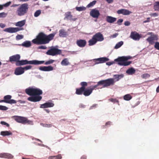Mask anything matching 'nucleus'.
I'll return each mask as SVG.
<instances>
[{"label": "nucleus", "instance_id": "14", "mask_svg": "<svg viewBox=\"0 0 159 159\" xmlns=\"http://www.w3.org/2000/svg\"><path fill=\"white\" fill-rule=\"evenodd\" d=\"M4 31L9 33H14L17 32L20 30V29L17 27H9L4 30Z\"/></svg>", "mask_w": 159, "mask_h": 159}, {"label": "nucleus", "instance_id": "48", "mask_svg": "<svg viewBox=\"0 0 159 159\" xmlns=\"http://www.w3.org/2000/svg\"><path fill=\"white\" fill-rule=\"evenodd\" d=\"M99 60H99V58L94 59L93 60V61H94L95 62V65L98 64H101V63L100 62V61H99Z\"/></svg>", "mask_w": 159, "mask_h": 159}, {"label": "nucleus", "instance_id": "16", "mask_svg": "<svg viewBox=\"0 0 159 159\" xmlns=\"http://www.w3.org/2000/svg\"><path fill=\"white\" fill-rule=\"evenodd\" d=\"M118 14H122L124 15H128L132 13V12L125 9H121L117 11Z\"/></svg>", "mask_w": 159, "mask_h": 159}, {"label": "nucleus", "instance_id": "28", "mask_svg": "<svg viewBox=\"0 0 159 159\" xmlns=\"http://www.w3.org/2000/svg\"><path fill=\"white\" fill-rule=\"evenodd\" d=\"M65 19H66L67 20H73L72 18V16L70 12H66L65 14Z\"/></svg>", "mask_w": 159, "mask_h": 159}, {"label": "nucleus", "instance_id": "36", "mask_svg": "<svg viewBox=\"0 0 159 159\" xmlns=\"http://www.w3.org/2000/svg\"><path fill=\"white\" fill-rule=\"evenodd\" d=\"M153 9L155 11L159 10V2H155L153 4Z\"/></svg>", "mask_w": 159, "mask_h": 159}, {"label": "nucleus", "instance_id": "50", "mask_svg": "<svg viewBox=\"0 0 159 159\" xmlns=\"http://www.w3.org/2000/svg\"><path fill=\"white\" fill-rule=\"evenodd\" d=\"M109 101L114 103H115L116 102L118 103L119 102V101L118 100L116 99H114V98H111L109 99Z\"/></svg>", "mask_w": 159, "mask_h": 159}, {"label": "nucleus", "instance_id": "60", "mask_svg": "<svg viewBox=\"0 0 159 159\" xmlns=\"http://www.w3.org/2000/svg\"><path fill=\"white\" fill-rule=\"evenodd\" d=\"M43 126H44L46 127H51V126L52 125L51 124H45V125L43 124Z\"/></svg>", "mask_w": 159, "mask_h": 159}, {"label": "nucleus", "instance_id": "10", "mask_svg": "<svg viewBox=\"0 0 159 159\" xmlns=\"http://www.w3.org/2000/svg\"><path fill=\"white\" fill-rule=\"evenodd\" d=\"M90 15L94 18H98L100 15L99 11L95 8L92 9L90 12Z\"/></svg>", "mask_w": 159, "mask_h": 159}, {"label": "nucleus", "instance_id": "43", "mask_svg": "<svg viewBox=\"0 0 159 159\" xmlns=\"http://www.w3.org/2000/svg\"><path fill=\"white\" fill-rule=\"evenodd\" d=\"M150 76V75L147 73L143 74L141 75V77L143 79H146Z\"/></svg>", "mask_w": 159, "mask_h": 159}, {"label": "nucleus", "instance_id": "32", "mask_svg": "<svg viewBox=\"0 0 159 159\" xmlns=\"http://www.w3.org/2000/svg\"><path fill=\"white\" fill-rule=\"evenodd\" d=\"M21 45L25 47L28 48L31 46V43L30 41H26L22 44Z\"/></svg>", "mask_w": 159, "mask_h": 159}, {"label": "nucleus", "instance_id": "22", "mask_svg": "<svg viewBox=\"0 0 159 159\" xmlns=\"http://www.w3.org/2000/svg\"><path fill=\"white\" fill-rule=\"evenodd\" d=\"M86 42L85 40L80 39L77 40L76 44L79 47L83 48L86 44Z\"/></svg>", "mask_w": 159, "mask_h": 159}, {"label": "nucleus", "instance_id": "27", "mask_svg": "<svg viewBox=\"0 0 159 159\" xmlns=\"http://www.w3.org/2000/svg\"><path fill=\"white\" fill-rule=\"evenodd\" d=\"M12 133L10 131H2L0 133V134L4 136L12 135Z\"/></svg>", "mask_w": 159, "mask_h": 159}, {"label": "nucleus", "instance_id": "34", "mask_svg": "<svg viewBox=\"0 0 159 159\" xmlns=\"http://www.w3.org/2000/svg\"><path fill=\"white\" fill-rule=\"evenodd\" d=\"M62 158L61 155L58 154L57 156H50L48 157V159H61Z\"/></svg>", "mask_w": 159, "mask_h": 159}, {"label": "nucleus", "instance_id": "47", "mask_svg": "<svg viewBox=\"0 0 159 159\" xmlns=\"http://www.w3.org/2000/svg\"><path fill=\"white\" fill-rule=\"evenodd\" d=\"M8 109V107H6V106L0 105V110H3V111H6V110H7Z\"/></svg>", "mask_w": 159, "mask_h": 159}, {"label": "nucleus", "instance_id": "56", "mask_svg": "<svg viewBox=\"0 0 159 159\" xmlns=\"http://www.w3.org/2000/svg\"><path fill=\"white\" fill-rule=\"evenodd\" d=\"M39 49H45L47 48V47L45 46H41L38 47Z\"/></svg>", "mask_w": 159, "mask_h": 159}, {"label": "nucleus", "instance_id": "64", "mask_svg": "<svg viewBox=\"0 0 159 159\" xmlns=\"http://www.w3.org/2000/svg\"><path fill=\"white\" fill-rule=\"evenodd\" d=\"M86 157L85 155L83 156L81 158V159H86Z\"/></svg>", "mask_w": 159, "mask_h": 159}, {"label": "nucleus", "instance_id": "62", "mask_svg": "<svg viewBox=\"0 0 159 159\" xmlns=\"http://www.w3.org/2000/svg\"><path fill=\"white\" fill-rule=\"evenodd\" d=\"M113 63V62H107L106 63V64L108 66H110Z\"/></svg>", "mask_w": 159, "mask_h": 159}, {"label": "nucleus", "instance_id": "26", "mask_svg": "<svg viewBox=\"0 0 159 159\" xmlns=\"http://www.w3.org/2000/svg\"><path fill=\"white\" fill-rule=\"evenodd\" d=\"M135 71L136 70L134 68L131 67L128 69L126 72L129 75H132L135 73Z\"/></svg>", "mask_w": 159, "mask_h": 159}, {"label": "nucleus", "instance_id": "55", "mask_svg": "<svg viewBox=\"0 0 159 159\" xmlns=\"http://www.w3.org/2000/svg\"><path fill=\"white\" fill-rule=\"evenodd\" d=\"M1 123L2 125H6L7 127H9V126L8 124L4 121H2L1 122Z\"/></svg>", "mask_w": 159, "mask_h": 159}, {"label": "nucleus", "instance_id": "63", "mask_svg": "<svg viewBox=\"0 0 159 159\" xmlns=\"http://www.w3.org/2000/svg\"><path fill=\"white\" fill-rule=\"evenodd\" d=\"M5 26V25L4 24H2V23L0 24V27L1 28H4Z\"/></svg>", "mask_w": 159, "mask_h": 159}, {"label": "nucleus", "instance_id": "54", "mask_svg": "<svg viewBox=\"0 0 159 159\" xmlns=\"http://www.w3.org/2000/svg\"><path fill=\"white\" fill-rule=\"evenodd\" d=\"M150 15L152 16L156 17L158 16V14L157 13H151Z\"/></svg>", "mask_w": 159, "mask_h": 159}, {"label": "nucleus", "instance_id": "6", "mask_svg": "<svg viewBox=\"0 0 159 159\" xmlns=\"http://www.w3.org/2000/svg\"><path fill=\"white\" fill-rule=\"evenodd\" d=\"M113 80L112 79H109V80H102L98 83L97 85L94 86H92L89 87V89L92 92L93 90L96 88L98 86L100 85H103V87H105L110 86L111 84H113Z\"/></svg>", "mask_w": 159, "mask_h": 159}, {"label": "nucleus", "instance_id": "46", "mask_svg": "<svg viewBox=\"0 0 159 159\" xmlns=\"http://www.w3.org/2000/svg\"><path fill=\"white\" fill-rule=\"evenodd\" d=\"M81 85L82 86L81 87H83L84 89H85V87L87 85V83L86 82H83L80 83Z\"/></svg>", "mask_w": 159, "mask_h": 159}, {"label": "nucleus", "instance_id": "57", "mask_svg": "<svg viewBox=\"0 0 159 159\" xmlns=\"http://www.w3.org/2000/svg\"><path fill=\"white\" fill-rule=\"evenodd\" d=\"M123 19H120L118 20L117 21V23L118 25H120L121 24L120 23H121L123 22Z\"/></svg>", "mask_w": 159, "mask_h": 159}, {"label": "nucleus", "instance_id": "53", "mask_svg": "<svg viewBox=\"0 0 159 159\" xmlns=\"http://www.w3.org/2000/svg\"><path fill=\"white\" fill-rule=\"evenodd\" d=\"M154 47L157 49L159 50V43L158 42H156Z\"/></svg>", "mask_w": 159, "mask_h": 159}, {"label": "nucleus", "instance_id": "8", "mask_svg": "<svg viewBox=\"0 0 159 159\" xmlns=\"http://www.w3.org/2000/svg\"><path fill=\"white\" fill-rule=\"evenodd\" d=\"M61 52V50L56 48H52L49 50L46 53L48 55L54 56L60 54Z\"/></svg>", "mask_w": 159, "mask_h": 159}, {"label": "nucleus", "instance_id": "5", "mask_svg": "<svg viewBox=\"0 0 159 159\" xmlns=\"http://www.w3.org/2000/svg\"><path fill=\"white\" fill-rule=\"evenodd\" d=\"M27 94L31 95H39L42 93V91L40 89L35 87H30L25 90Z\"/></svg>", "mask_w": 159, "mask_h": 159}, {"label": "nucleus", "instance_id": "59", "mask_svg": "<svg viewBox=\"0 0 159 159\" xmlns=\"http://www.w3.org/2000/svg\"><path fill=\"white\" fill-rule=\"evenodd\" d=\"M97 106V104H94L90 107V109H93V108H95Z\"/></svg>", "mask_w": 159, "mask_h": 159}, {"label": "nucleus", "instance_id": "7", "mask_svg": "<svg viewBox=\"0 0 159 159\" xmlns=\"http://www.w3.org/2000/svg\"><path fill=\"white\" fill-rule=\"evenodd\" d=\"M28 8V5L27 3L21 5L17 9L16 13L17 15L19 16H24L27 12Z\"/></svg>", "mask_w": 159, "mask_h": 159}, {"label": "nucleus", "instance_id": "40", "mask_svg": "<svg viewBox=\"0 0 159 159\" xmlns=\"http://www.w3.org/2000/svg\"><path fill=\"white\" fill-rule=\"evenodd\" d=\"M96 1H93L91 2H90L87 6V7L89 8L93 7L96 3Z\"/></svg>", "mask_w": 159, "mask_h": 159}, {"label": "nucleus", "instance_id": "11", "mask_svg": "<svg viewBox=\"0 0 159 159\" xmlns=\"http://www.w3.org/2000/svg\"><path fill=\"white\" fill-rule=\"evenodd\" d=\"M114 78H110L107 79V80H109V79H112L113 81V84H111L110 85H113L114 84L115 82L118 81L120 79L123 78L124 77V75L123 74L120 75H113Z\"/></svg>", "mask_w": 159, "mask_h": 159}, {"label": "nucleus", "instance_id": "33", "mask_svg": "<svg viewBox=\"0 0 159 159\" xmlns=\"http://www.w3.org/2000/svg\"><path fill=\"white\" fill-rule=\"evenodd\" d=\"M84 88L83 87H81L79 89H76V93L78 95H80L84 92Z\"/></svg>", "mask_w": 159, "mask_h": 159}, {"label": "nucleus", "instance_id": "3", "mask_svg": "<svg viewBox=\"0 0 159 159\" xmlns=\"http://www.w3.org/2000/svg\"><path fill=\"white\" fill-rule=\"evenodd\" d=\"M131 58L130 56H122L115 59L114 61L117 62V64L119 65L126 66L131 63V61H127L128 60L131 59Z\"/></svg>", "mask_w": 159, "mask_h": 159}, {"label": "nucleus", "instance_id": "17", "mask_svg": "<svg viewBox=\"0 0 159 159\" xmlns=\"http://www.w3.org/2000/svg\"><path fill=\"white\" fill-rule=\"evenodd\" d=\"M39 70L43 71H49L53 70V67L51 66H43L39 67Z\"/></svg>", "mask_w": 159, "mask_h": 159}, {"label": "nucleus", "instance_id": "25", "mask_svg": "<svg viewBox=\"0 0 159 159\" xmlns=\"http://www.w3.org/2000/svg\"><path fill=\"white\" fill-rule=\"evenodd\" d=\"M68 35L67 32L64 29H61L59 31V36L60 37L64 38Z\"/></svg>", "mask_w": 159, "mask_h": 159}, {"label": "nucleus", "instance_id": "41", "mask_svg": "<svg viewBox=\"0 0 159 159\" xmlns=\"http://www.w3.org/2000/svg\"><path fill=\"white\" fill-rule=\"evenodd\" d=\"M11 118L13 119H26L24 117L20 116H14L12 117Z\"/></svg>", "mask_w": 159, "mask_h": 159}, {"label": "nucleus", "instance_id": "38", "mask_svg": "<svg viewBox=\"0 0 159 159\" xmlns=\"http://www.w3.org/2000/svg\"><path fill=\"white\" fill-rule=\"evenodd\" d=\"M123 44V42L122 41H120L117 43L115 46L114 48L117 49L120 48Z\"/></svg>", "mask_w": 159, "mask_h": 159}, {"label": "nucleus", "instance_id": "45", "mask_svg": "<svg viewBox=\"0 0 159 159\" xmlns=\"http://www.w3.org/2000/svg\"><path fill=\"white\" fill-rule=\"evenodd\" d=\"M32 67V66L31 65H28L27 66L25 67H23L24 70H28L30 69H31Z\"/></svg>", "mask_w": 159, "mask_h": 159}, {"label": "nucleus", "instance_id": "9", "mask_svg": "<svg viewBox=\"0 0 159 159\" xmlns=\"http://www.w3.org/2000/svg\"><path fill=\"white\" fill-rule=\"evenodd\" d=\"M54 105L53 102L52 101H49L47 102L41 104L40 107L41 108H47L53 107Z\"/></svg>", "mask_w": 159, "mask_h": 159}, {"label": "nucleus", "instance_id": "13", "mask_svg": "<svg viewBox=\"0 0 159 159\" xmlns=\"http://www.w3.org/2000/svg\"><path fill=\"white\" fill-rule=\"evenodd\" d=\"M130 38L135 40H139L141 38V36L136 32H132L131 33Z\"/></svg>", "mask_w": 159, "mask_h": 159}, {"label": "nucleus", "instance_id": "44", "mask_svg": "<svg viewBox=\"0 0 159 159\" xmlns=\"http://www.w3.org/2000/svg\"><path fill=\"white\" fill-rule=\"evenodd\" d=\"M54 61H55V60H52V59H50L47 61H46L45 62V64L46 65H49V64L52 63Z\"/></svg>", "mask_w": 159, "mask_h": 159}, {"label": "nucleus", "instance_id": "4", "mask_svg": "<svg viewBox=\"0 0 159 159\" xmlns=\"http://www.w3.org/2000/svg\"><path fill=\"white\" fill-rule=\"evenodd\" d=\"M44 61H39L37 60H33L28 61L27 60H22L16 62V65L17 66H23L27 64H33L34 65H38L43 63Z\"/></svg>", "mask_w": 159, "mask_h": 159}, {"label": "nucleus", "instance_id": "20", "mask_svg": "<svg viewBox=\"0 0 159 159\" xmlns=\"http://www.w3.org/2000/svg\"><path fill=\"white\" fill-rule=\"evenodd\" d=\"M42 99V97L40 96L35 97H30L28 98V100L29 101L36 102L40 101Z\"/></svg>", "mask_w": 159, "mask_h": 159}, {"label": "nucleus", "instance_id": "2", "mask_svg": "<svg viewBox=\"0 0 159 159\" xmlns=\"http://www.w3.org/2000/svg\"><path fill=\"white\" fill-rule=\"evenodd\" d=\"M104 39L103 35L100 32H98L93 35L92 38L88 42L89 46H93L97 42H102Z\"/></svg>", "mask_w": 159, "mask_h": 159}, {"label": "nucleus", "instance_id": "49", "mask_svg": "<svg viewBox=\"0 0 159 159\" xmlns=\"http://www.w3.org/2000/svg\"><path fill=\"white\" fill-rule=\"evenodd\" d=\"M23 38V36L22 35H17L16 37V39L17 40H20Z\"/></svg>", "mask_w": 159, "mask_h": 159}, {"label": "nucleus", "instance_id": "19", "mask_svg": "<svg viewBox=\"0 0 159 159\" xmlns=\"http://www.w3.org/2000/svg\"><path fill=\"white\" fill-rule=\"evenodd\" d=\"M20 58V56L19 54H16L15 55L10 57H9L10 61L11 62L19 61Z\"/></svg>", "mask_w": 159, "mask_h": 159}, {"label": "nucleus", "instance_id": "37", "mask_svg": "<svg viewBox=\"0 0 159 159\" xmlns=\"http://www.w3.org/2000/svg\"><path fill=\"white\" fill-rule=\"evenodd\" d=\"M99 61L101 63H104L105 62L108 61L109 59L106 57H102L99 58Z\"/></svg>", "mask_w": 159, "mask_h": 159}, {"label": "nucleus", "instance_id": "29", "mask_svg": "<svg viewBox=\"0 0 159 159\" xmlns=\"http://www.w3.org/2000/svg\"><path fill=\"white\" fill-rule=\"evenodd\" d=\"M61 65L63 66H67L70 64L67 58H66L63 59L61 62Z\"/></svg>", "mask_w": 159, "mask_h": 159}, {"label": "nucleus", "instance_id": "15", "mask_svg": "<svg viewBox=\"0 0 159 159\" xmlns=\"http://www.w3.org/2000/svg\"><path fill=\"white\" fill-rule=\"evenodd\" d=\"M158 39V36L157 35L153 34L147 39V40L150 43L152 44L154 41L157 40Z\"/></svg>", "mask_w": 159, "mask_h": 159}, {"label": "nucleus", "instance_id": "31", "mask_svg": "<svg viewBox=\"0 0 159 159\" xmlns=\"http://www.w3.org/2000/svg\"><path fill=\"white\" fill-rule=\"evenodd\" d=\"M92 92L91 90L89 88L86 89L84 90L83 94L85 96H88Z\"/></svg>", "mask_w": 159, "mask_h": 159}, {"label": "nucleus", "instance_id": "61", "mask_svg": "<svg viewBox=\"0 0 159 159\" xmlns=\"http://www.w3.org/2000/svg\"><path fill=\"white\" fill-rule=\"evenodd\" d=\"M118 35V34L115 33V34H113L112 36H111V37L113 38H114L116 37Z\"/></svg>", "mask_w": 159, "mask_h": 159}, {"label": "nucleus", "instance_id": "51", "mask_svg": "<svg viewBox=\"0 0 159 159\" xmlns=\"http://www.w3.org/2000/svg\"><path fill=\"white\" fill-rule=\"evenodd\" d=\"M11 2L10 1H9L4 4L2 5V6H3V7H8L11 4Z\"/></svg>", "mask_w": 159, "mask_h": 159}, {"label": "nucleus", "instance_id": "12", "mask_svg": "<svg viewBox=\"0 0 159 159\" xmlns=\"http://www.w3.org/2000/svg\"><path fill=\"white\" fill-rule=\"evenodd\" d=\"M11 96L10 95H7L4 96V99H5V102L7 103L10 104L16 103V100L13 99H11Z\"/></svg>", "mask_w": 159, "mask_h": 159}, {"label": "nucleus", "instance_id": "30", "mask_svg": "<svg viewBox=\"0 0 159 159\" xmlns=\"http://www.w3.org/2000/svg\"><path fill=\"white\" fill-rule=\"evenodd\" d=\"M25 20H23L20 21H18L15 23V25L16 26L22 27L25 24Z\"/></svg>", "mask_w": 159, "mask_h": 159}, {"label": "nucleus", "instance_id": "39", "mask_svg": "<svg viewBox=\"0 0 159 159\" xmlns=\"http://www.w3.org/2000/svg\"><path fill=\"white\" fill-rule=\"evenodd\" d=\"M76 10L79 11H85L86 9V7L84 6L80 7H76L75 8Z\"/></svg>", "mask_w": 159, "mask_h": 159}, {"label": "nucleus", "instance_id": "58", "mask_svg": "<svg viewBox=\"0 0 159 159\" xmlns=\"http://www.w3.org/2000/svg\"><path fill=\"white\" fill-rule=\"evenodd\" d=\"M125 26H129L130 25V23L128 21H126L124 23Z\"/></svg>", "mask_w": 159, "mask_h": 159}, {"label": "nucleus", "instance_id": "18", "mask_svg": "<svg viewBox=\"0 0 159 159\" xmlns=\"http://www.w3.org/2000/svg\"><path fill=\"white\" fill-rule=\"evenodd\" d=\"M24 73L23 67H19L16 68L15 70L14 74L17 75H21Z\"/></svg>", "mask_w": 159, "mask_h": 159}, {"label": "nucleus", "instance_id": "23", "mask_svg": "<svg viewBox=\"0 0 159 159\" xmlns=\"http://www.w3.org/2000/svg\"><path fill=\"white\" fill-rule=\"evenodd\" d=\"M116 18L111 16H107L106 17L107 21L110 23H112L116 20Z\"/></svg>", "mask_w": 159, "mask_h": 159}, {"label": "nucleus", "instance_id": "52", "mask_svg": "<svg viewBox=\"0 0 159 159\" xmlns=\"http://www.w3.org/2000/svg\"><path fill=\"white\" fill-rule=\"evenodd\" d=\"M7 14L5 12H2L0 13V18L5 17L7 16Z\"/></svg>", "mask_w": 159, "mask_h": 159}, {"label": "nucleus", "instance_id": "42", "mask_svg": "<svg viewBox=\"0 0 159 159\" xmlns=\"http://www.w3.org/2000/svg\"><path fill=\"white\" fill-rule=\"evenodd\" d=\"M41 13V11L40 10H37L34 13V16L35 17H37L40 15Z\"/></svg>", "mask_w": 159, "mask_h": 159}, {"label": "nucleus", "instance_id": "1", "mask_svg": "<svg viewBox=\"0 0 159 159\" xmlns=\"http://www.w3.org/2000/svg\"><path fill=\"white\" fill-rule=\"evenodd\" d=\"M57 32L51 34L47 35L43 33H39L36 37V38L32 40L33 43L37 44H46L48 43L49 42L52 40Z\"/></svg>", "mask_w": 159, "mask_h": 159}, {"label": "nucleus", "instance_id": "21", "mask_svg": "<svg viewBox=\"0 0 159 159\" xmlns=\"http://www.w3.org/2000/svg\"><path fill=\"white\" fill-rule=\"evenodd\" d=\"M13 156L11 154L7 153H0V157L5 158H12Z\"/></svg>", "mask_w": 159, "mask_h": 159}, {"label": "nucleus", "instance_id": "24", "mask_svg": "<svg viewBox=\"0 0 159 159\" xmlns=\"http://www.w3.org/2000/svg\"><path fill=\"white\" fill-rule=\"evenodd\" d=\"M16 121L23 124H32V121L29 120H15Z\"/></svg>", "mask_w": 159, "mask_h": 159}, {"label": "nucleus", "instance_id": "35", "mask_svg": "<svg viewBox=\"0 0 159 159\" xmlns=\"http://www.w3.org/2000/svg\"><path fill=\"white\" fill-rule=\"evenodd\" d=\"M132 98V96L129 94H128L125 95L123 96V99L124 100L127 101H129Z\"/></svg>", "mask_w": 159, "mask_h": 159}]
</instances>
